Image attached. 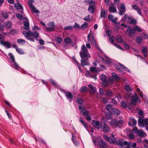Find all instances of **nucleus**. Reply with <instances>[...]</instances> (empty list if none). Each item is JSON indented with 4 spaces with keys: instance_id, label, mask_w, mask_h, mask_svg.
<instances>
[{
    "instance_id": "obj_41",
    "label": "nucleus",
    "mask_w": 148,
    "mask_h": 148,
    "mask_svg": "<svg viewBox=\"0 0 148 148\" xmlns=\"http://www.w3.org/2000/svg\"><path fill=\"white\" fill-rule=\"evenodd\" d=\"M16 50L17 52L20 54H22L24 53V51L21 49L17 48Z\"/></svg>"
},
{
    "instance_id": "obj_22",
    "label": "nucleus",
    "mask_w": 148,
    "mask_h": 148,
    "mask_svg": "<svg viewBox=\"0 0 148 148\" xmlns=\"http://www.w3.org/2000/svg\"><path fill=\"white\" fill-rule=\"evenodd\" d=\"M102 59L103 61H106V64L109 66H110V64L112 63V62L111 60L106 56H104V59L102 58Z\"/></svg>"
},
{
    "instance_id": "obj_1",
    "label": "nucleus",
    "mask_w": 148,
    "mask_h": 148,
    "mask_svg": "<svg viewBox=\"0 0 148 148\" xmlns=\"http://www.w3.org/2000/svg\"><path fill=\"white\" fill-rule=\"evenodd\" d=\"M81 50L79 52V55L82 58L81 65L83 66L88 64V58H90V56L84 45H82Z\"/></svg>"
},
{
    "instance_id": "obj_24",
    "label": "nucleus",
    "mask_w": 148,
    "mask_h": 148,
    "mask_svg": "<svg viewBox=\"0 0 148 148\" xmlns=\"http://www.w3.org/2000/svg\"><path fill=\"white\" fill-rule=\"evenodd\" d=\"M111 112L114 115L116 116H117L120 113V112L118 109H117V108H114L113 110V111Z\"/></svg>"
},
{
    "instance_id": "obj_52",
    "label": "nucleus",
    "mask_w": 148,
    "mask_h": 148,
    "mask_svg": "<svg viewBox=\"0 0 148 148\" xmlns=\"http://www.w3.org/2000/svg\"><path fill=\"white\" fill-rule=\"evenodd\" d=\"M121 106L123 108H126L127 106L126 103L123 101H122L121 102Z\"/></svg>"
},
{
    "instance_id": "obj_13",
    "label": "nucleus",
    "mask_w": 148,
    "mask_h": 148,
    "mask_svg": "<svg viewBox=\"0 0 148 148\" xmlns=\"http://www.w3.org/2000/svg\"><path fill=\"white\" fill-rule=\"evenodd\" d=\"M101 127L103 131L104 132H108L110 130V127L107 125L106 124L105 122H104L101 124Z\"/></svg>"
},
{
    "instance_id": "obj_62",
    "label": "nucleus",
    "mask_w": 148,
    "mask_h": 148,
    "mask_svg": "<svg viewBox=\"0 0 148 148\" xmlns=\"http://www.w3.org/2000/svg\"><path fill=\"white\" fill-rule=\"evenodd\" d=\"M91 34L90 33L88 36V41L89 43L91 42Z\"/></svg>"
},
{
    "instance_id": "obj_30",
    "label": "nucleus",
    "mask_w": 148,
    "mask_h": 148,
    "mask_svg": "<svg viewBox=\"0 0 148 148\" xmlns=\"http://www.w3.org/2000/svg\"><path fill=\"white\" fill-rule=\"evenodd\" d=\"M11 63L13 67L15 69H18L19 68H20L19 66L15 62V60L13 62H12Z\"/></svg>"
},
{
    "instance_id": "obj_59",
    "label": "nucleus",
    "mask_w": 148,
    "mask_h": 148,
    "mask_svg": "<svg viewBox=\"0 0 148 148\" xmlns=\"http://www.w3.org/2000/svg\"><path fill=\"white\" fill-rule=\"evenodd\" d=\"M84 19L87 21H90V18H89V15L85 16L84 18Z\"/></svg>"
},
{
    "instance_id": "obj_28",
    "label": "nucleus",
    "mask_w": 148,
    "mask_h": 148,
    "mask_svg": "<svg viewBox=\"0 0 148 148\" xmlns=\"http://www.w3.org/2000/svg\"><path fill=\"white\" fill-rule=\"evenodd\" d=\"M86 75L88 77H92L95 80L97 79L95 76L91 75L89 71H86Z\"/></svg>"
},
{
    "instance_id": "obj_40",
    "label": "nucleus",
    "mask_w": 148,
    "mask_h": 148,
    "mask_svg": "<svg viewBox=\"0 0 148 148\" xmlns=\"http://www.w3.org/2000/svg\"><path fill=\"white\" fill-rule=\"evenodd\" d=\"M85 2L86 3H88L90 4H95V2L93 0H85Z\"/></svg>"
},
{
    "instance_id": "obj_57",
    "label": "nucleus",
    "mask_w": 148,
    "mask_h": 148,
    "mask_svg": "<svg viewBox=\"0 0 148 148\" xmlns=\"http://www.w3.org/2000/svg\"><path fill=\"white\" fill-rule=\"evenodd\" d=\"M125 89L127 91H130L132 90L128 85H127L125 86Z\"/></svg>"
},
{
    "instance_id": "obj_15",
    "label": "nucleus",
    "mask_w": 148,
    "mask_h": 148,
    "mask_svg": "<svg viewBox=\"0 0 148 148\" xmlns=\"http://www.w3.org/2000/svg\"><path fill=\"white\" fill-rule=\"evenodd\" d=\"M92 125L95 128L99 129L101 126V124L100 123L99 121L93 120L92 121Z\"/></svg>"
},
{
    "instance_id": "obj_26",
    "label": "nucleus",
    "mask_w": 148,
    "mask_h": 148,
    "mask_svg": "<svg viewBox=\"0 0 148 148\" xmlns=\"http://www.w3.org/2000/svg\"><path fill=\"white\" fill-rule=\"evenodd\" d=\"M15 6L16 8L18 9H21V12L22 13H23V8L22 6L19 3H16L15 4Z\"/></svg>"
},
{
    "instance_id": "obj_58",
    "label": "nucleus",
    "mask_w": 148,
    "mask_h": 148,
    "mask_svg": "<svg viewBox=\"0 0 148 148\" xmlns=\"http://www.w3.org/2000/svg\"><path fill=\"white\" fill-rule=\"evenodd\" d=\"M75 145V146H78L79 145V142L77 141V140H75V141H73V142Z\"/></svg>"
},
{
    "instance_id": "obj_10",
    "label": "nucleus",
    "mask_w": 148,
    "mask_h": 148,
    "mask_svg": "<svg viewBox=\"0 0 148 148\" xmlns=\"http://www.w3.org/2000/svg\"><path fill=\"white\" fill-rule=\"evenodd\" d=\"M47 25L48 27H46V29L47 31H54V30L55 25L53 21L49 23Z\"/></svg>"
},
{
    "instance_id": "obj_25",
    "label": "nucleus",
    "mask_w": 148,
    "mask_h": 148,
    "mask_svg": "<svg viewBox=\"0 0 148 148\" xmlns=\"http://www.w3.org/2000/svg\"><path fill=\"white\" fill-rule=\"evenodd\" d=\"M109 11L110 12H116V9L115 7L113 5V4L112 5H110L109 7Z\"/></svg>"
},
{
    "instance_id": "obj_16",
    "label": "nucleus",
    "mask_w": 148,
    "mask_h": 148,
    "mask_svg": "<svg viewBox=\"0 0 148 148\" xmlns=\"http://www.w3.org/2000/svg\"><path fill=\"white\" fill-rule=\"evenodd\" d=\"M101 80L103 81V85L104 86H107L108 85V82L106 81V77L104 75H101L100 76Z\"/></svg>"
},
{
    "instance_id": "obj_8",
    "label": "nucleus",
    "mask_w": 148,
    "mask_h": 148,
    "mask_svg": "<svg viewBox=\"0 0 148 148\" xmlns=\"http://www.w3.org/2000/svg\"><path fill=\"white\" fill-rule=\"evenodd\" d=\"M138 125L140 127H144L145 125H148V119L140 118L138 120Z\"/></svg>"
},
{
    "instance_id": "obj_7",
    "label": "nucleus",
    "mask_w": 148,
    "mask_h": 148,
    "mask_svg": "<svg viewBox=\"0 0 148 148\" xmlns=\"http://www.w3.org/2000/svg\"><path fill=\"white\" fill-rule=\"evenodd\" d=\"M79 108L80 111L86 117V119L88 121L90 120L91 118L90 116L88 115V112L86 110L83 108L81 105L79 106Z\"/></svg>"
},
{
    "instance_id": "obj_18",
    "label": "nucleus",
    "mask_w": 148,
    "mask_h": 148,
    "mask_svg": "<svg viewBox=\"0 0 148 148\" xmlns=\"http://www.w3.org/2000/svg\"><path fill=\"white\" fill-rule=\"evenodd\" d=\"M125 6L123 3H122L121 5V8L119 9V12L120 15H122L123 13L125 11Z\"/></svg>"
},
{
    "instance_id": "obj_5",
    "label": "nucleus",
    "mask_w": 148,
    "mask_h": 148,
    "mask_svg": "<svg viewBox=\"0 0 148 148\" xmlns=\"http://www.w3.org/2000/svg\"><path fill=\"white\" fill-rule=\"evenodd\" d=\"M29 0V2L28 3V5L31 12L33 13H35L37 16H38V14L39 13V11L34 6H33L32 3V2H34V0Z\"/></svg>"
},
{
    "instance_id": "obj_45",
    "label": "nucleus",
    "mask_w": 148,
    "mask_h": 148,
    "mask_svg": "<svg viewBox=\"0 0 148 148\" xmlns=\"http://www.w3.org/2000/svg\"><path fill=\"white\" fill-rule=\"evenodd\" d=\"M111 112H110L108 114H106V118L108 119H110L112 117V113Z\"/></svg>"
},
{
    "instance_id": "obj_35",
    "label": "nucleus",
    "mask_w": 148,
    "mask_h": 148,
    "mask_svg": "<svg viewBox=\"0 0 148 148\" xmlns=\"http://www.w3.org/2000/svg\"><path fill=\"white\" fill-rule=\"evenodd\" d=\"M106 108L109 112H112L114 109L112 107V106L110 105H108L106 106Z\"/></svg>"
},
{
    "instance_id": "obj_39",
    "label": "nucleus",
    "mask_w": 148,
    "mask_h": 148,
    "mask_svg": "<svg viewBox=\"0 0 148 148\" xmlns=\"http://www.w3.org/2000/svg\"><path fill=\"white\" fill-rule=\"evenodd\" d=\"M136 42L138 44H140L142 43V38L140 36H138L136 38Z\"/></svg>"
},
{
    "instance_id": "obj_38",
    "label": "nucleus",
    "mask_w": 148,
    "mask_h": 148,
    "mask_svg": "<svg viewBox=\"0 0 148 148\" xmlns=\"http://www.w3.org/2000/svg\"><path fill=\"white\" fill-rule=\"evenodd\" d=\"M73 61L75 63H76L77 65L79 71L81 72L82 73V71L80 65H79L78 62L76 60L75 58L74 57H73Z\"/></svg>"
},
{
    "instance_id": "obj_33",
    "label": "nucleus",
    "mask_w": 148,
    "mask_h": 148,
    "mask_svg": "<svg viewBox=\"0 0 148 148\" xmlns=\"http://www.w3.org/2000/svg\"><path fill=\"white\" fill-rule=\"evenodd\" d=\"M24 28L28 30L29 27V23L28 21L24 22L23 23Z\"/></svg>"
},
{
    "instance_id": "obj_54",
    "label": "nucleus",
    "mask_w": 148,
    "mask_h": 148,
    "mask_svg": "<svg viewBox=\"0 0 148 148\" xmlns=\"http://www.w3.org/2000/svg\"><path fill=\"white\" fill-rule=\"evenodd\" d=\"M136 21L135 19H132L130 21V23L132 24H135L136 23Z\"/></svg>"
},
{
    "instance_id": "obj_14",
    "label": "nucleus",
    "mask_w": 148,
    "mask_h": 148,
    "mask_svg": "<svg viewBox=\"0 0 148 148\" xmlns=\"http://www.w3.org/2000/svg\"><path fill=\"white\" fill-rule=\"evenodd\" d=\"M63 91L65 94L67 99L69 100L70 102L71 101L73 97V96L71 93L67 91Z\"/></svg>"
},
{
    "instance_id": "obj_36",
    "label": "nucleus",
    "mask_w": 148,
    "mask_h": 148,
    "mask_svg": "<svg viewBox=\"0 0 148 148\" xmlns=\"http://www.w3.org/2000/svg\"><path fill=\"white\" fill-rule=\"evenodd\" d=\"M115 39L116 41L119 43L123 41V38L120 36H117Z\"/></svg>"
},
{
    "instance_id": "obj_64",
    "label": "nucleus",
    "mask_w": 148,
    "mask_h": 148,
    "mask_svg": "<svg viewBox=\"0 0 148 148\" xmlns=\"http://www.w3.org/2000/svg\"><path fill=\"white\" fill-rule=\"evenodd\" d=\"M123 45L124 47L127 49H129L130 48L129 45L126 43H124L123 44Z\"/></svg>"
},
{
    "instance_id": "obj_43",
    "label": "nucleus",
    "mask_w": 148,
    "mask_h": 148,
    "mask_svg": "<svg viewBox=\"0 0 148 148\" xmlns=\"http://www.w3.org/2000/svg\"><path fill=\"white\" fill-rule=\"evenodd\" d=\"M73 27L71 26H67L64 28V30H71L72 29Z\"/></svg>"
},
{
    "instance_id": "obj_50",
    "label": "nucleus",
    "mask_w": 148,
    "mask_h": 148,
    "mask_svg": "<svg viewBox=\"0 0 148 148\" xmlns=\"http://www.w3.org/2000/svg\"><path fill=\"white\" fill-rule=\"evenodd\" d=\"M4 36L3 35L0 34V43L1 44L2 43V42L4 41Z\"/></svg>"
},
{
    "instance_id": "obj_2",
    "label": "nucleus",
    "mask_w": 148,
    "mask_h": 148,
    "mask_svg": "<svg viewBox=\"0 0 148 148\" xmlns=\"http://www.w3.org/2000/svg\"><path fill=\"white\" fill-rule=\"evenodd\" d=\"M23 34L27 39L34 42L35 41V40L32 37H34L37 40H38L37 38L39 37V34L36 32L32 33L31 31L27 32L24 31L23 32Z\"/></svg>"
},
{
    "instance_id": "obj_23",
    "label": "nucleus",
    "mask_w": 148,
    "mask_h": 148,
    "mask_svg": "<svg viewBox=\"0 0 148 148\" xmlns=\"http://www.w3.org/2000/svg\"><path fill=\"white\" fill-rule=\"evenodd\" d=\"M1 44L5 47H6L7 48H10L11 47L10 43L8 42H5L3 41V42H2Z\"/></svg>"
},
{
    "instance_id": "obj_3",
    "label": "nucleus",
    "mask_w": 148,
    "mask_h": 148,
    "mask_svg": "<svg viewBox=\"0 0 148 148\" xmlns=\"http://www.w3.org/2000/svg\"><path fill=\"white\" fill-rule=\"evenodd\" d=\"M135 95H136L135 96H132V101L127 106L128 108L130 110L133 112V110H135L134 107L136 105L138 98L136 94H135Z\"/></svg>"
},
{
    "instance_id": "obj_21",
    "label": "nucleus",
    "mask_w": 148,
    "mask_h": 148,
    "mask_svg": "<svg viewBox=\"0 0 148 148\" xmlns=\"http://www.w3.org/2000/svg\"><path fill=\"white\" fill-rule=\"evenodd\" d=\"M100 16L101 18H106L107 16V13L105 10L103 8H101L100 12Z\"/></svg>"
},
{
    "instance_id": "obj_9",
    "label": "nucleus",
    "mask_w": 148,
    "mask_h": 148,
    "mask_svg": "<svg viewBox=\"0 0 148 148\" xmlns=\"http://www.w3.org/2000/svg\"><path fill=\"white\" fill-rule=\"evenodd\" d=\"M123 123V121L122 120H121L119 121H117L115 119H114L110 122V124L113 127H114L119 125L120 124H122Z\"/></svg>"
},
{
    "instance_id": "obj_34",
    "label": "nucleus",
    "mask_w": 148,
    "mask_h": 148,
    "mask_svg": "<svg viewBox=\"0 0 148 148\" xmlns=\"http://www.w3.org/2000/svg\"><path fill=\"white\" fill-rule=\"evenodd\" d=\"M142 52L143 53L144 56L145 57H146L147 55V48L146 47H143L142 48Z\"/></svg>"
},
{
    "instance_id": "obj_49",
    "label": "nucleus",
    "mask_w": 148,
    "mask_h": 148,
    "mask_svg": "<svg viewBox=\"0 0 148 148\" xmlns=\"http://www.w3.org/2000/svg\"><path fill=\"white\" fill-rule=\"evenodd\" d=\"M114 40V37L112 36H111L110 37L109 41L112 43H113Z\"/></svg>"
},
{
    "instance_id": "obj_63",
    "label": "nucleus",
    "mask_w": 148,
    "mask_h": 148,
    "mask_svg": "<svg viewBox=\"0 0 148 148\" xmlns=\"http://www.w3.org/2000/svg\"><path fill=\"white\" fill-rule=\"evenodd\" d=\"M132 143L131 142H129L128 143H127V145H125L126 147H125V148H130V146L132 145Z\"/></svg>"
},
{
    "instance_id": "obj_12",
    "label": "nucleus",
    "mask_w": 148,
    "mask_h": 148,
    "mask_svg": "<svg viewBox=\"0 0 148 148\" xmlns=\"http://www.w3.org/2000/svg\"><path fill=\"white\" fill-rule=\"evenodd\" d=\"M127 32L128 34L130 37H133L135 34V32L134 28H131L130 27L127 28Z\"/></svg>"
},
{
    "instance_id": "obj_56",
    "label": "nucleus",
    "mask_w": 148,
    "mask_h": 148,
    "mask_svg": "<svg viewBox=\"0 0 148 148\" xmlns=\"http://www.w3.org/2000/svg\"><path fill=\"white\" fill-rule=\"evenodd\" d=\"M9 56L12 60V62H13L15 60L14 56L11 53H9Z\"/></svg>"
},
{
    "instance_id": "obj_19",
    "label": "nucleus",
    "mask_w": 148,
    "mask_h": 148,
    "mask_svg": "<svg viewBox=\"0 0 148 148\" xmlns=\"http://www.w3.org/2000/svg\"><path fill=\"white\" fill-rule=\"evenodd\" d=\"M136 121L134 119L131 118L129 119V121L128 123L129 125L132 126L136 125Z\"/></svg>"
},
{
    "instance_id": "obj_47",
    "label": "nucleus",
    "mask_w": 148,
    "mask_h": 148,
    "mask_svg": "<svg viewBox=\"0 0 148 148\" xmlns=\"http://www.w3.org/2000/svg\"><path fill=\"white\" fill-rule=\"evenodd\" d=\"M133 28L135 32V31H136L138 32H140L141 31V29L139 27H138L137 26H134V27Z\"/></svg>"
},
{
    "instance_id": "obj_60",
    "label": "nucleus",
    "mask_w": 148,
    "mask_h": 148,
    "mask_svg": "<svg viewBox=\"0 0 148 148\" xmlns=\"http://www.w3.org/2000/svg\"><path fill=\"white\" fill-rule=\"evenodd\" d=\"M119 65L122 66L125 71L130 72L129 70L127 68L121 64H119Z\"/></svg>"
},
{
    "instance_id": "obj_6",
    "label": "nucleus",
    "mask_w": 148,
    "mask_h": 148,
    "mask_svg": "<svg viewBox=\"0 0 148 148\" xmlns=\"http://www.w3.org/2000/svg\"><path fill=\"white\" fill-rule=\"evenodd\" d=\"M135 133L138 136L142 137L146 136V134L142 130H138L136 127H134L133 129Z\"/></svg>"
},
{
    "instance_id": "obj_44",
    "label": "nucleus",
    "mask_w": 148,
    "mask_h": 148,
    "mask_svg": "<svg viewBox=\"0 0 148 148\" xmlns=\"http://www.w3.org/2000/svg\"><path fill=\"white\" fill-rule=\"evenodd\" d=\"M76 102L79 104H82L83 103L82 99L80 98H78L76 99Z\"/></svg>"
},
{
    "instance_id": "obj_37",
    "label": "nucleus",
    "mask_w": 148,
    "mask_h": 148,
    "mask_svg": "<svg viewBox=\"0 0 148 148\" xmlns=\"http://www.w3.org/2000/svg\"><path fill=\"white\" fill-rule=\"evenodd\" d=\"M55 40L57 43L60 44L62 42V39L60 37H57L56 38Z\"/></svg>"
},
{
    "instance_id": "obj_55",
    "label": "nucleus",
    "mask_w": 148,
    "mask_h": 148,
    "mask_svg": "<svg viewBox=\"0 0 148 148\" xmlns=\"http://www.w3.org/2000/svg\"><path fill=\"white\" fill-rule=\"evenodd\" d=\"M16 16L19 19H22L23 18V16L22 15L19 13L16 14Z\"/></svg>"
},
{
    "instance_id": "obj_4",
    "label": "nucleus",
    "mask_w": 148,
    "mask_h": 148,
    "mask_svg": "<svg viewBox=\"0 0 148 148\" xmlns=\"http://www.w3.org/2000/svg\"><path fill=\"white\" fill-rule=\"evenodd\" d=\"M93 142L94 144L95 145L96 144L97 142L98 141V145L101 148H105L106 147V145L104 141L101 140V137L98 136L97 137L94 138L92 139Z\"/></svg>"
},
{
    "instance_id": "obj_31",
    "label": "nucleus",
    "mask_w": 148,
    "mask_h": 148,
    "mask_svg": "<svg viewBox=\"0 0 148 148\" xmlns=\"http://www.w3.org/2000/svg\"><path fill=\"white\" fill-rule=\"evenodd\" d=\"M117 144L118 145L122 146L127 145V142L126 141H125L123 142L122 140H119Z\"/></svg>"
},
{
    "instance_id": "obj_17",
    "label": "nucleus",
    "mask_w": 148,
    "mask_h": 148,
    "mask_svg": "<svg viewBox=\"0 0 148 148\" xmlns=\"http://www.w3.org/2000/svg\"><path fill=\"white\" fill-rule=\"evenodd\" d=\"M108 18L109 20L112 23L116 24V21L118 19L117 17H114L111 14H110L108 16Z\"/></svg>"
},
{
    "instance_id": "obj_20",
    "label": "nucleus",
    "mask_w": 148,
    "mask_h": 148,
    "mask_svg": "<svg viewBox=\"0 0 148 148\" xmlns=\"http://www.w3.org/2000/svg\"><path fill=\"white\" fill-rule=\"evenodd\" d=\"M95 8V4H90L88 8V10L91 13H93L94 12Z\"/></svg>"
},
{
    "instance_id": "obj_61",
    "label": "nucleus",
    "mask_w": 148,
    "mask_h": 148,
    "mask_svg": "<svg viewBox=\"0 0 148 148\" xmlns=\"http://www.w3.org/2000/svg\"><path fill=\"white\" fill-rule=\"evenodd\" d=\"M112 76L114 79H117L118 78V76L115 73H112Z\"/></svg>"
},
{
    "instance_id": "obj_27",
    "label": "nucleus",
    "mask_w": 148,
    "mask_h": 148,
    "mask_svg": "<svg viewBox=\"0 0 148 148\" xmlns=\"http://www.w3.org/2000/svg\"><path fill=\"white\" fill-rule=\"evenodd\" d=\"M64 42L66 44H69L71 42L72 40L69 37H66L64 39Z\"/></svg>"
},
{
    "instance_id": "obj_53",
    "label": "nucleus",
    "mask_w": 148,
    "mask_h": 148,
    "mask_svg": "<svg viewBox=\"0 0 148 148\" xmlns=\"http://www.w3.org/2000/svg\"><path fill=\"white\" fill-rule=\"evenodd\" d=\"M17 42L20 43L22 44L24 43L25 42V40H23L21 39H19L17 40Z\"/></svg>"
},
{
    "instance_id": "obj_32",
    "label": "nucleus",
    "mask_w": 148,
    "mask_h": 148,
    "mask_svg": "<svg viewBox=\"0 0 148 148\" xmlns=\"http://www.w3.org/2000/svg\"><path fill=\"white\" fill-rule=\"evenodd\" d=\"M90 71L93 73H98L99 71H101V70H99L98 69H97L95 67H91L90 68Z\"/></svg>"
},
{
    "instance_id": "obj_29",
    "label": "nucleus",
    "mask_w": 148,
    "mask_h": 148,
    "mask_svg": "<svg viewBox=\"0 0 148 148\" xmlns=\"http://www.w3.org/2000/svg\"><path fill=\"white\" fill-rule=\"evenodd\" d=\"M4 25L7 28H11L12 25L11 22L9 21L5 22L4 23Z\"/></svg>"
},
{
    "instance_id": "obj_51",
    "label": "nucleus",
    "mask_w": 148,
    "mask_h": 148,
    "mask_svg": "<svg viewBox=\"0 0 148 148\" xmlns=\"http://www.w3.org/2000/svg\"><path fill=\"white\" fill-rule=\"evenodd\" d=\"M87 90V88L84 86L81 88L80 89V91L81 92H84L86 91Z\"/></svg>"
},
{
    "instance_id": "obj_11",
    "label": "nucleus",
    "mask_w": 148,
    "mask_h": 148,
    "mask_svg": "<svg viewBox=\"0 0 148 148\" xmlns=\"http://www.w3.org/2000/svg\"><path fill=\"white\" fill-rule=\"evenodd\" d=\"M112 136L109 138L108 136L105 135H103L104 138L106 140H108L110 143H115L116 140L114 138V135L113 134H112Z\"/></svg>"
},
{
    "instance_id": "obj_48",
    "label": "nucleus",
    "mask_w": 148,
    "mask_h": 148,
    "mask_svg": "<svg viewBox=\"0 0 148 148\" xmlns=\"http://www.w3.org/2000/svg\"><path fill=\"white\" fill-rule=\"evenodd\" d=\"M73 27H74L75 28H77L78 29H81V26L78 23H75L74 25L73 26Z\"/></svg>"
},
{
    "instance_id": "obj_42",
    "label": "nucleus",
    "mask_w": 148,
    "mask_h": 148,
    "mask_svg": "<svg viewBox=\"0 0 148 148\" xmlns=\"http://www.w3.org/2000/svg\"><path fill=\"white\" fill-rule=\"evenodd\" d=\"M88 23L87 22L84 23L81 26V29H85L87 27Z\"/></svg>"
},
{
    "instance_id": "obj_46",
    "label": "nucleus",
    "mask_w": 148,
    "mask_h": 148,
    "mask_svg": "<svg viewBox=\"0 0 148 148\" xmlns=\"http://www.w3.org/2000/svg\"><path fill=\"white\" fill-rule=\"evenodd\" d=\"M112 94V92L111 90H107L106 92V95L108 96H110Z\"/></svg>"
}]
</instances>
